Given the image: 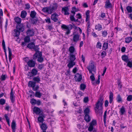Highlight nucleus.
<instances>
[{"mask_svg":"<svg viewBox=\"0 0 132 132\" xmlns=\"http://www.w3.org/2000/svg\"><path fill=\"white\" fill-rule=\"evenodd\" d=\"M103 98L102 97H101L98 100L97 102L95 104V112L97 114H99L100 115H102L103 113L102 105L103 102Z\"/></svg>","mask_w":132,"mask_h":132,"instance_id":"1","label":"nucleus"},{"mask_svg":"<svg viewBox=\"0 0 132 132\" xmlns=\"http://www.w3.org/2000/svg\"><path fill=\"white\" fill-rule=\"evenodd\" d=\"M89 13L90 11L89 10H87L86 12V19L85 21L86 22H87V31L88 34V30L90 28V23L89 21L90 19Z\"/></svg>","mask_w":132,"mask_h":132,"instance_id":"2","label":"nucleus"},{"mask_svg":"<svg viewBox=\"0 0 132 132\" xmlns=\"http://www.w3.org/2000/svg\"><path fill=\"white\" fill-rule=\"evenodd\" d=\"M57 7L58 4L56 3L53 4L52 6H50L48 7V14H50L54 12L57 9Z\"/></svg>","mask_w":132,"mask_h":132,"instance_id":"3","label":"nucleus"},{"mask_svg":"<svg viewBox=\"0 0 132 132\" xmlns=\"http://www.w3.org/2000/svg\"><path fill=\"white\" fill-rule=\"evenodd\" d=\"M97 121L96 120L93 119L89 123V126L88 128V130L89 131H92L94 129V126L97 125Z\"/></svg>","mask_w":132,"mask_h":132,"instance_id":"4","label":"nucleus"},{"mask_svg":"<svg viewBox=\"0 0 132 132\" xmlns=\"http://www.w3.org/2000/svg\"><path fill=\"white\" fill-rule=\"evenodd\" d=\"M94 62L93 61H91L89 63V65L87 67L89 72V73H92V71H93L94 72H95L94 70Z\"/></svg>","mask_w":132,"mask_h":132,"instance_id":"5","label":"nucleus"},{"mask_svg":"<svg viewBox=\"0 0 132 132\" xmlns=\"http://www.w3.org/2000/svg\"><path fill=\"white\" fill-rule=\"evenodd\" d=\"M16 28L19 30L20 32H23L24 30L25 25L24 24L20 23L16 24Z\"/></svg>","mask_w":132,"mask_h":132,"instance_id":"6","label":"nucleus"},{"mask_svg":"<svg viewBox=\"0 0 132 132\" xmlns=\"http://www.w3.org/2000/svg\"><path fill=\"white\" fill-rule=\"evenodd\" d=\"M61 28L64 31L67 30V31L65 33V35H68L70 34V31L69 27L65 24H63L61 26Z\"/></svg>","mask_w":132,"mask_h":132,"instance_id":"7","label":"nucleus"},{"mask_svg":"<svg viewBox=\"0 0 132 132\" xmlns=\"http://www.w3.org/2000/svg\"><path fill=\"white\" fill-rule=\"evenodd\" d=\"M45 118V114L43 112H42L41 114L38 118V120L39 122L43 123L44 121V118Z\"/></svg>","mask_w":132,"mask_h":132,"instance_id":"8","label":"nucleus"},{"mask_svg":"<svg viewBox=\"0 0 132 132\" xmlns=\"http://www.w3.org/2000/svg\"><path fill=\"white\" fill-rule=\"evenodd\" d=\"M36 64V61H33L32 59H30L27 62L28 66L30 67H34Z\"/></svg>","mask_w":132,"mask_h":132,"instance_id":"9","label":"nucleus"},{"mask_svg":"<svg viewBox=\"0 0 132 132\" xmlns=\"http://www.w3.org/2000/svg\"><path fill=\"white\" fill-rule=\"evenodd\" d=\"M42 112L41 110L40 109L36 106H34L33 109V114L36 113L37 115H40Z\"/></svg>","mask_w":132,"mask_h":132,"instance_id":"10","label":"nucleus"},{"mask_svg":"<svg viewBox=\"0 0 132 132\" xmlns=\"http://www.w3.org/2000/svg\"><path fill=\"white\" fill-rule=\"evenodd\" d=\"M58 16V15L56 13H55L51 15V19L54 22H56L58 21L57 18Z\"/></svg>","mask_w":132,"mask_h":132,"instance_id":"11","label":"nucleus"},{"mask_svg":"<svg viewBox=\"0 0 132 132\" xmlns=\"http://www.w3.org/2000/svg\"><path fill=\"white\" fill-rule=\"evenodd\" d=\"M75 81L76 82H80L82 79V75L79 73H77L74 77Z\"/></svg>","mask_w":132,"mask_h":132,"instance_id":"12","label":"nucleus"},{"mask_svg":"<svg viewBox=\"0 0 132 132\" xmlns=\"http://www.w3.org/2000/svg\"><path fill=\"white\" fill-rule=\"evenodd\" d=\"M26 33L27 35L30 37L33 36L34 34V30L33 29H29L27 31Z\"/></svg>","mask_w":132,"mask_h":132,"instance_id":"13","label":"nucleus"},{"mask_svg":"<svg viewBox=\"0 0 132 132\" xmlns=\"http://www.w3.org/2000/svg\"><path fill=\"white\" fill-rule=\"evenodd\" d=\"M10 98L12 103H13L15 101V96L13 93V89H11L10 93Z\"/></svg>","mask_w":132,"mask_h":132,"instance_id":"14","label":"nucleus"},{"mask_svg":"<svg viewBox=\"0 0 132 132\" xmlns=\"http://www.w3.org/2000/svg\"><path fill=\"white\" fill-rule=\"evenodd\" d=\"M69 11V9L68 7L66 6L62 7V12H64V15H68L69 14V13L68 11Z\"/></svg>","mask_w":132,"mask_h":132,"instance_id":"15","label":"nucleus"},{"mask_svg":"<svg viewBox=\"0 0 132 132\" xmlns=\"http://www.w3.org/2000/svg\"><path fill=\"white\" fill-rule=\"evenodd\" d=\"M73 41L74 42H77L79 40V38L80 36V35L78 34H73Z\"/></svg>","mask_w":132,"mask_h":132,"instance_id":"16","label":"nucleus"},{"mask_svg":"<svg viewBox=\"0 0 132 132\" xmlns=\"http://www.w3.org/2000/svg\"><path fill=\"white\" fill-rule=\"evenodd\" d=\"M104 7L105 8H112V5L110 3V0H106L105 2V4Z\"/></svg>","mask_w":132,"mask_h":132,"instance_id":"17","label":"nucleus"},{"mask_svg":"<svg viewBox=\"0 0 132 132\" xmlns=\"http://www.w3.org/2000/svg\"><path fill=\"white\" fill-rule=\"evenodd\" d=\"M40 53H41V54H42V52L39 51L35 52L33 55V60H35L38 57H39V54Z\"/></svg>","mask_w":132,"mask_h":132,"instance_id":"18","label":"nucleus"},{"mask_svg":"<svg viewBox=\"0 0 132 132\" xmlns=\"http://www.w3.org/2000/svg\"><path fill=\"white\" fill-rule=\"evenodd\" d=\"M121 58L122 60L126 62H128V61L129 60V58L128 56L126 55H122Z\"/></svg>","mask_w":132,"mask_h":132,"instance_id":"19","label":"nucleus"},{"mask_svg":"<svg viewBox=\"0 0 132 132\" xmlns=\"http://www.w3.org/2000/svg\"><path fill=\"white\" fill-rule=\"evenodd\" d=\"M36 82L31 81H29L28 83V86L29 87H31L32 88L35 87Z\"/></svg>","mask_w":132,"mask_h":132,"instance_id":"20","label":"nucleus"},{"mask_svg":"<svg viewBox=\"0 0 132 132\" xmlns=\"http://www.w3.org/2000/svg\"><path fill=\"white\" fill-rule=\"evenodd\" d=\"M39 56L37 58V61L39 63H42L44 61V58L42 57V54L40 53L39 54Z\"/></svg>","mask_w":132,"mask_h":132,"instance_id":"21","label":"nucleus"},{"mask_svg":"<svg viewBox=\"0 0 132 132\" xmlns=\"http://www.w3.org/2000/svg\"><path fill=\"white\" fill-rule=\"evenodd\" d=\"M38 70L36 69L33 68L31 71V73L33 77H34L37 75L38 72Z\"/></svg>","mask_w":132,"mask_h":132,"instance_id":"22","label":"nucleus"},{"mask_svg":"<svg viewBox=\"0 0 132 132\" xmlns=\"http://www.w3.org/2000/svg\"><path fill=\"white\" fill-rule=\"evenodd\" d=\"M84 119L87 122H89L91 120V118L89 114L85 115Z\"/></svg>","mask_w":132,"mask_h":132,"instance_id":"23","label":"nucleus"},{"mask_svg":"<svg viewBox=\"0 0 132 132\" xmlns=\"http://www.w3.org/2000/svg\"><path fill=\"white\" fill-rule=\"evenodd\" d=\"M75 64V63L73 61H70L67 65L69 69L72 68Z\"/></svg>","mask_w":132,"mask_h":132,"instance_id":"24","label":"nucleus"},{"mask_svg":"<svg viewBox=\"0 0 132 132\" xmlns=\"http://www.w3.org/2000/svg\"><path fill=\"white\" fill-rule=\"evenodd\" d=\"M33 80L34 82L36 83H39L40 81V78L39 76H37L36 77H34L33 79Z\"/></svg>","mask_w":132,"mask_h":132,"instance_id":"25","label":"nucleus"},{"mask_svg":"<svg viewBox=\"0 0 132 132\" xmlns=\"http://www.w3.org/2000/svg\"><path fill=\"white\" fill-rule=\"evenodd\" d=\"M70 61H74L76 59L75 55L70 53L69 54Z\"/></svg>","mask_w":132,"mask_h":132,"instance_id":"26","label":"nucleus"},{"mask_svg":"<svg viewBox=\"0 0 132 132\" xmlns=\"http://www.w3.org/2000/svg\"><path fill=\"white\" fill-rule=\"evenodd\" d=\"M14 20L15 22L17 23V24H19L21 23V19L19 17H16L14 18Z\"/></svg>","mask_w":132,"mask_h":132,"instance_id":"27","label":"nucleus"},{"mask_svg":"<svg viewBox=\"0 0 132 132\" xmlns=\"http://www.w3.org/2000/svg\"><path fill=\"white\" fill-rule=\"evenodd\" d=\"M102 29V26L101 24H98L96 25L95 26V29L97 30L98 31L101 30Z\"/></svg>","mask_w":132,"mask_h":132,"instance_id":"28","label":"nucleus"},{"mask_svg":"<svg viewBox=\"0 0 132 132\" xmlns=\"http://www.w3.org/2000/svg\"><path fill=\"white\" fill-rule=\"evenodd\" d=\"M40 128L43 131H46V130L47 128V127L46 125L43 123L40 126Z\"/></svg>","mask_w":132,"mask_h":132,"instance_id":"29","label":"nucleus"},{"mask_svg":"<svg viewBox=\"0 0 132 132\" xmlns=\"http://www.w3.org/2000/svg\"><path fill=\"white\" fill-rule=\"evenodd\" d=\"M14 31L15 32L14 36L16 37H17L19 36L20 31L17 29H14Z\"/></svg>","mask_w":132,"mask_h":132,"instance_id":"30","label":"nucleus"},{"mask_svg":"<svg viewBox=\"0 0 132 132\" xmlns=\"http://www.w3.org/2000/svg\"><path fill=\"white\" fill-rule=\"evenodd\" d=\"M38 20V19L36 18H32L31 19V22L33 24H36Z\"/></svg>","mask_w":132,"mask_h":132,"instance_id":"31","label":"nucleus"},{"mask_svg":"<svg viewBox=\"0 0 132 132\" xmlns=\"http://www.w3.org/2000/svg\"><path fill=\"white\" fill-rule=\"evenodd\" d=\"M35 45V44L34 42H31L28 44L27 47L30 49H32L34 47Z\"/></svg>","mask_w":132,"mask_h":132,"instance_id":"32","label":"nucleus"},{"mask_svg":"<svg viewBox=\"0 0 132 132\" xmlns=\"http://www.w3.org/2000/svg\"><path fill=\"white\" fill-rule=\"evenodd\" d=\"M8 49L9 51V61L10 62L12 59L11 57L12 55V52L11 49L9 47H8Z\"/></svg>","mask_w":132,"mask_h":132,"instance_id":"33","label":"nucleus"},{"mask_svg":"<svg viewBox=\"0 0 132 132\" xmlns=\"http://www.w3.org/2000/svg\"><path fill=\"white\" fill-rule=\"evenodd\" d=\"M132 40V37H128L125 38V42L126 43H129Z\"/></svg>","mask_w":132,"mask_h":132,"instance_id":"34","label":"nucleus"},{"mask_svg":"<svg viewBox=\"0 0 132 132\" xmlns=\"http://www.w3.org/2000/svg\"><path fill=\"white\" fill-rule=\"evenodd\" d=\"M109 103H111L113 100V94L111 92H110V95L109 96Z\"/></svg>","mask_w":132,"mask_h":132,"instance_id":"35","label":"nucleus"},{"mask_svg":"<svg viewBox=\"0 0 132 132\" xmlns=\"http://www.w3.org/2000/svg\"><path fill=\"white\" fill-rule=\"evenodd\" d=\"M120 112L121 115H123L126 112V110L124 106H122L120 108Z\"/></svg>","mask_w":132,"mask_h":132,"instance_id":"36","label":"nucleus"},{"mask_svg":"<svg viewBox=\"0 0 132 132\" xmlns=\"http://www.w3.org/2000/svg\"><path fill=\"white\" fill-rule=\"evenodd\" d=\"M27 14V12L26 11H22L21 13V16L22 18H24L26 17Z\"/></svg>","mask_w":132,"mask_h":132,"instance_id":"37","label":"nucleus"},{"mask_svg":"<svg viewBox=\"0 0 132 132\" xmlns=\"http://www.w3.org/2000/svg\"><path fill=\"white\" fill-rule=\"evenodd\" d=\"M42 94L39 91H37L35 93V97L40 98L42 96Z\"/></svg>","mask_w":132,"mask_h":132,"instance_id":"38","label":"nucleus"},{"mask_svg":"<svg viewBox=\"0 0 132 132\" xmlns=\"http://www.w3.org/2000/svg\"><path fill=\"white\" fill-rule=\"evenodd\" d=\"M36 13L35 11H31L30 14V16L32 18H35Z\"/></svg>","mask_w":132,"mask_h":132,"instance_id":"39","label":"nucleus"},{"mask_svg":"<svg viewBox=\"0 0 132 132\" xmlns=\"http://www.w3.org/2000/svg\"><path fill=\"white\" fill-rule=\"evenodd\" d=\"M108 43L106 42H105L103 43V49L105 50L108 48Z\"/></svg>","mask_w":132,"mask_h":132,"instance_id":"40","label":"nucleus"},{"mask_svg":"<svg viewBox=\"0 0 132 132\" xmlns=\"http://www.w3.org/2000/svg\"><path fill=\"white\" fill-rule=\"evenodd\" d=\"M69 51L70 52V53L73 54V53L75 51V48L73 46H71L69 48Z\"/></svg>","mask_w":132,"mask_h":132,"instance_id":"41","label":"nucleus"},{"mask_svg":"<svg viewBox=\"0 0 132 132\" xmlns=\"http://www.w3.org/2000/svg\"><path fill=\"white\" fill-rule=\"evenodd\" d=\"M84 112L85 115L89 114L90 112V109L88 108H86L84 110Z\"/></svg>","mask_w":132,"mask_h":132,"instance_id":"42","label":"nucleus"},{"mask_svg":"<svg viewBox=\"0 0 132 132\" xmlns=\"http://www.w3.org/2000/svg\"><path fill=\"white\" fill-rule=\"evenodd\" d=\"M24 40L25 42L27 43L29 42L30 41V36L27 35L24 38Z\"/></svg>","mask_w":132,"mask_h":132,"instance_id":"43","label":"nucleus"},{"mask_svg":"<svg viewBox=\"0 0 132 132\" xmlns=\"http://www.w3.org/2000/svg\"><path fill=\"white\" fill-rule=\"evenodd\" d=\"M42 11L44 13H47L48 14V7H44L42 9Z\"/></svg>","mask_w":132,"mask_h":132,"instance_id":"44","label":"nucleus"},{"mask_svg":"<svg viewBox=\"0 0 132 132\" xmlns=\"http://www.w3.org/2000/svg\"><path fill=\"white\" fill-rule=\"evenodd\" d=\"M126 10L128 13H131L132 12V8L131 6H128L126 7Z\"/></svg>","mask_w":132,"mask_h":132,"instance_id":"45","label":"nucleus"},{"mask_svg":"<svg viewBox=\"0 0 132 132\" xmlns=\"http://www.w3.org/2000/svg\"><path fill=\"white\" fill-rule=\"evenodd\" d=\"M102 36L104 37H106L108 34L107 31L104 30L102 32Z\"/></svg>","mask_w":132,"mask_h":132,"instance_id":"46","label":"nucleus"},{"mask_svg":"<svg viewBox=\"0 0 132 132\" xmlns=\"http://www.w3.org/2000/svg\"><path fill=\"white\" fill-rule=\"evenodd\" d=\"M80 87L81 90H84L86 88V86L84 84H81Z\"/></svg>","mask_w":132,"mask_h":132,"instance_id":"47","label":"nucleus"},{"mask_svg":"<svg viewBox=\"0 0 132 132\" xmlns=\"http://www.w3.org/2000/svg\"><path fill=\"white\" fill-rule=\"evenodd\" d=\"M44 64H38L37 68L38 69L40 70H42L44 68Z\"/></svg>","mask_w":132,"mask_h":132,"instance_id":"48","label":"nucleus"},{"mask_svg":"<svg viewBox=\"0 0 132 132\" xmlns=\"http://www.w3.org/2000/svg\"><path fill=\"white\" fill-rule=\"evenodd\" d=\"M33 49L36 52L39 51V46L38 45L35 46H35L34 47Z\"/></svg>","mask_w":132,"mask_h":132,"instance_id":"49","label":"nucleus"},{"mask_svg":"<svg viewBox=\"0 0 132 132\" xmlns=\"http://www.w3.org/2000/svg\"><path fill=\"white\" fill-rule=\"evenodd\" d=\"M127 65L130 68H132V60L130 61L129 60V61H128V62H127Z\"/></svg>","mask_w":132,"mask_h":132,"instance_id":"50","label":"nucleus"},{"mask_svg":"<svg viewBox=\"0 0 132 132\" xmlns=\"http://www.w3.org/2000/svg\"><path fill=\"white\" fill-rule=\"evenodd\" d=\"M16 126V124L15 121L14 120H13L11 125L12 128H15Z\"/></svg>","mask_w":132,"mask_h":132,"instance_id":"51","label":"nucleus"},{"mask_svg":"<svg viewBox=\"0 0 132 132\" xmlns=\"http://www.w3.org/2000/svg\"><path fill=\"white\" fill-rule=\"evenodd\" d=\"M122 101V98L121 97L120 95L119 94L118 95L117 97V101L118 102H120Z\"/></svg>","mask_w":132,"mask_h":132,"instance_id":"52","label":"nucleus"},{"mask_svg":"<svg viewBox=\"0 0 132 132\" xmlns=\"http://www.w3.org/2000/svg\"><path fill=\"white\" fill-rule=\"evenodd\" d=\"M36 100L35 99L32 98L30 100V102L32 105L36 104Z\"/></svg>","mask_w":132,"mask_h":132,"instance_id":"53","label":"nucleus"},{"mask_svg":"<svg viewBox=\"0 0 132 132\" xmlns=\"http://www.w3.org/2000/svg\"><path fill=\"white\" fill-rule=\"evenodd\" d=\"M92 74V75L90 76V78L92 81H93L95 79V78L94 76V75L92 72V73H90Z\"/></svg>","mask_w":132,"mask_h":132,"instance_id":"54","label":"nucleus"},{"mask_svg":"<svg viewBox=\"0 0 132 132\" xmlns=\"http://www.w3.org/2000/svg\"><path fill=\"white\" fill-rule=\"evenodd\" d=\"M5 100L1 98L0 100V104L2 105H4L5 103Z\"/></svg>","mask_w":132,"mask_h":132,"instance_id":"55","label":"nucleus"},{"mask_svg":"<svg viewBox=\"0 0 132 132\" xmlns=\"http://www.w3.org/2000/svg\"><path fill=\"white\" fill-rule=\"evenodd\" d=\"M39 88V87L38 85H36V86L32 88V90L34 91L37 92L38 91V89Z\"/></svg>","mask_w":132,"mask_h":132,"instance_id":"56","label":"nucleus"},{"mask_svg":"<svg viewBox=\"0 0 132 132\" xmlns=\"http://www.w3.org/2000/svg\"><path fill=\"white\" fill-rule=\"evenodd\" d=\"M127 100L128 101H130L132 100V95H130L128 96L127 98Z\"/></svg>","mask_w":132,"mask_h":132,"instance_id":"57","label":"nucleus"},{"mask_svg":"<svg viewBox=\"0 0 132 132\" xmlns=\"http://www.w3.org/2000/svg\"><path fill=\"white\" fill-rule=\"evenodd\" d=\"M2 46H3L4 50L5 51V50H6V49L5 48V42L4 40H2Z\"/></svg>","mask_w":132,"mask_h":132,"instance_id":"58","label":"nucleus"},{"mask_svg":"<svg viewBox=\"0 0 132 132\" xmlns=\"http://www.w3.org/2000/svg\"><path fill=\"white\" fill-rule=\"evenodd\" d=\"M101 44L100 42H98L96 45V47L97 48L101 49Z\"/></svg>","mask_w":132,"mask_h":132,"instance_id":"59","label":"nucleus"},{"mask_svg":"<svg viewBox=\"0 0 132 132\" xmlns=\"http://www.w3.org/2000/svg\"><path fill=\"white\" fill-rule=\"evenodd\" d=\"M8 114H5L4 115V117L6 121H9L10 119L8 117Z\"/></svg>","mask_w":132,"mask_h":132,"instance_id":"60","label":"nucleus"},{"mask_svg":"<svg viewBox=\"0 0 132 132\" xmlns=\"http://www.w3.org/2000/svg\"><path fill=\"white\" fill-rule=\"evenodd\" d=\"M89 101L88 97H85L83 100V101L85 103H87Z\"/></svg>","mask_w":132,"mask_h":132,"instance_id":"61","label":"nucleus"},{"mask_svg":"<svg viewBox=\"0 0 132 132\" xmlns=\"http://www.w3.org/2000/svg\"><path fill=\"white\" fill-rule=\"evenodd\" d=\"M70 20L72 21H74L75 19L74 17V16L72 15H70Z\"/></svg>","mask_w":132,"mask_h":132,"instance_id":"62","label":"nucleus"},{"mask_svg":"<svg viewBox=\"0 0 132 132\" xmlns=\"http://www.w3.org/2000/svg\"><path fill=\"white\" fill-rule=\"evenodd\" d=\"M25 9L29 10L30 8V4L29 3H27L25 4Z\"/></svg>","mask_w":132,"mask_h":132,"instance_id":"63","label":"nucleus"},{"mask_svg":"<svg viewBox=\"0 0 132 132\" xmlns=\"http://www.w3.org/2000/svg\"><path fill=\"white\" fill-rule=\"evenodd\" d=\"M45 21H46V23H51V21L50 20V18L48 17L47 18V19H45Z\"/></svg>","mask_w":132,"mask_h":132,"instance_id":"64","label":"nucleus"}]
</instances>
